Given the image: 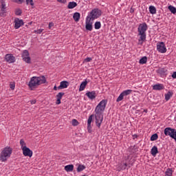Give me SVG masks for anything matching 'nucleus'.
<instances>
[{"label":"nucleus","mask_w":176,"mask_h":176,"mask_svg":"<svg viewBox=\"0 0 176 176\" xmlns=\"http://www.w3.org/2000/svg\"><path fill=\"white\" fill-rule=\"evenodd\" d=\"M85 96L89 98V100H95L96 97H97V94H96V91H88L85 94Z\"/></svg>","instance_id":"4468645a"},{"label":"nucleus","mask_w":176,"mask_h":176,"mask_svg":"<svg viewBox=\"0 0 176 176\" xmlns=\"http://www.w3.org/2000/svg\"><path fill=\"white\" fill-rule=\"evenodd\" d=\"M107 102H108V100H102L99 102V104L96 106L95 109L96 124L97 127H98V129L101 127V124L102 123V120L104 119V116L102 115V112L105 111V108L107 107Z\"/></svg>","instance_id":"f257e3e1"},{"label":"nucleus","mask_w":176,"mask_h":176,"mask_svg":"<svg viewBox=\"0 0 176 176\" xmlns=\"http://www.w3.org/2000/svg\"><path fill=\"white\" fill-rule=\"evenodd\" d=\"M12 148L6 147L1 153L0 160L1 162H6L8 160V157H10V155H12Z\"/></svg>","instance_id":"20e7f679"},{"label":"nucleus","mask_w":176,"mask_h":176,"mask_svg":"<svg viewBox=\"0 0 176 176\" xmlns=\"http://www.w3.org/2000/svg\"><path fill=\"white\" fill-rule=\"evenodd\" d=\"M88 133H91V125H87Z\"/></svg>","instance_id":"37998d69"},{"label":"nucleus","mask_w":176,"mask_h":176,"mask_svg":"<svg viewBox=\"0 0 176 176\" xmlns=\"http://www.w3.org/2000/svg\"><path fill=\"white\" fill-rule=\"evenodd\" d=\"M157 153H159V151L157 150V146H154L152 148H151V155L153 156H156V155H157Z\"/></svg>","instance_id":"5701e85b"},{"label":"nucleus","mask_w":176,"mask_h":176,"mask_svg":"<svg viewBox=\"0 0 176 176\" xmlns=\"http://www.w3.org/2000/svg\"><path fill=\"white\" fill-rule=\"evenodd\" d=\"M166 176H171L173 175V170L170 168H168L166 171L165 172Z\"/></svg>","instance_id":"2f4dec72"},{"label":"nucleus","mask_w":176,"mask_h":176,"mask_svg":"<svg viewBox=\"0 0 176 176\" xmlns=\"http://www.w3.org/2000/svg\"><path fill=\"white\" fill-rule=\"evenodd\" d=\"M168 9H169L170 12H171V13H173V14H175L176 13V8L175 7L173 6H169L168 7Z\"/></svg>","instance_id":"c85d7f7f"},{"label":"nucleus","mask_w":176,"mask_h":176,"mask_svg":"<svg viewBox=\"0 0 176 176\" xmlns=\"http://www.w3.org/2000/svg\"><path fill=\"white\" fill-rule=\"evenodd\" d=\"M133 166V164H127V163H121L118 167V171H120L122 170H126L127 168V167H129V168H130V167Z\"/></svg>","instance_id":"2eb2a0df"},{"label":"nucleus","mask_w":176,"mask_h":176,"mask_svg":"<svg viewBox=\"0 0 176 176\" xmlns=\"http://www.w3.org/2000/svg\"><path fill=\"white\" fill-rule=\"evenodd\" d=\"M14 28L16 30H19L21 27V25H24V22L22 19H16L14 21Z\"/></svg>","instance_id":"ddd939ff"},{"label":"nucleus","mask_w":176,"mask_h":176,"mask_svg":"<svg viewBox=\"0 0 176 176\" xmlns=\"http://www.w3.org/2000/svg\"><path fill=\"white\" fill-rule=\"evenodd\" d=\"M153 90H164L163 84H157L153 86Z\"/></svg>","instance_id":"a211bd4d"},{"label":"nucleus","mask_w":176,"mask_h":176,"mask_svg":"<svg viewBox=\"0 0 176 176\" xmlns=\"http://www.w3.org/2000/svg\"><path fill=\"white\" fill-rule=\"evenodd\" d=\"M148 30V25L146 23H140L138 28L139 32L138 35L140 36L139 41L144 42L146 39V30Z\"/></svg>","instance_id":"7ed1b4c3"},{"label":"nucleus","mask_w":176,"mask_h":176,"mask_svg":"<svg viewBox=\"0 0 176 176\" xmlns=\"http://www.w3.org/2000/svg\"><path fill=\"white\" fill-rule=\"evenodd\" d=\"M131 93H133V90L131 89L125 90L122 92V94L124 95V97H126V96H129Z\"/></svg>","instance_id":"cd10ccee"},{"label":"nucleus","mask_w":176,"mask_h":176,"mask_svg":"<svg viewBox=\"0 0 176 176\" xmlns=\"http://www.w3.org/2000/svg\"><path fill=\"white\" fill-rule=\"evenodd\" d=\"M5 60L9 64H13L16 61V58L12 54H7L5 56Z\"/></svg>","instance_id":"9d476101"},{"label":"nucleus","mask_w":176,"mask_h":176,"mask_svg":"<svg viewBox=\"0 0 176 176\" xmlns=\"http://www.w3.org/2000/svg\"><path fill=\"white\" fill-rule=\"evenodd\" d=\"M64 94H65L64 92H59L56 95V99H57L56 102V105H60V104H61V98H63V96H64Z\"/></svg>","instance_id":"f3484780"},{"label":"nucleus","mask_w":176,"mask_h":176,"mask_svg":"<svg viewBox=\"0 0 176 176\" xmlns=\"http://www.w3.org/2000/svg\"><path fill=\"white\" fill-rule=\"evenodd\" d=\"M22 58L25 63L28 64L31 63V58L30 57V53L28 50H24L22 53Z\"/></svg>","instance_id":"0eeeda50"},{"label":"nucleus","mask_w":176,"mask_h":176,"mask_svg":"<svg viewBox=\"0 0 176 176\" xmlns=\"http://www.w3.org/2000/svg\"><path fill=\"white\" fill-rule=\"evenodd\" d=\"M172 78H173V79H176V72H173V74H172Z\"/></svg>","instance_id":"a18cd8bd"},{"label":"nucleus","mask_w":176,"mask_h":176,"mask_svg":"<svg viewBox=\"0 0 176 176\" xmlns=\"http://www.w3.org/2000/svg\"><path fill=\"white\" fill-rule=\"evenodd\" d=\"M144 112H148V110H144Z\"/></svg>","instance_id":"3c124183"},{"label":"nucleus","mask_w":176,"mask_h":176,"mask_svg":"<svg viewBox=\"0 0 176 176\" xmlns=\"http://www.w3.org/2000/svg\"><path fill=\"white\" fill-rule=\"evenodd\" d=\"M86 86H87V80H85L84 82H82L80 85V88H79V91H83V90H85V89H86Z\"/></svg>","instance_id":"6ab92c4d"},{"label":"nucleus","mask_w":176,"mask_h":176,"mask_svg":"<svg viewBox=\"0 0 176 176\" xmlns=\"http://www.w3.org/2000/svg\"><path fill=\"white\" fill-rule=\"evenodd\" d=\"M146 61H148V57L144 56L140 60L139 63L140 64H146Z\"/></svg>","instance_id":"bb28decb"},{"label":"nucleus","mask_w":176,"mask_h":176,"mask_svg":"<svg viewBox=\"0 0 176 176\" xmlns=\"http://www.w3.org/2000/svg\"><path fill=\"white\" fill-rule=\"evenodd\" d=\"M58 2L60 3H67V0H56Z\"/></svg>","instance_id":"c03bdc74"},{"label":"nucleus","mask_w":176,"mask_h":176,"mask_svg":"<svg viewBox=\"0 0 176 176\" xmlns=\"http://www.w3.org/2000/svg\"><path fill=\"white\" fill-rule=\"evenodd\" d=\"M93 20L89 19V17H87L85 21V28L87 31H93Z\"/></svg>","instance_id":"1a4fd4ad"},{"label":"nucleus","mask_w":176,"mask_h":176,"mask_svg":"<svg viewBox=\"0 0 176 176\" xmlns=\"http://www.w3.org/2000/svg\"><path fill=\"white\" fill-rule=\"evenodd\" d=\"M82 176H87V175H82Z\"/></svg>","instance_id":"603ef678"},{"label":"nucleus","mask_w":176,"mask_h":176,"mask_svg":"<svg viewBox=\"0 0 176 176\" xmlns=\"http://www.w3.org/2000/svg\"><path fill=\"white\" fill-rule=\"evenodd\" d=\"M12 2H15L16 3H23L24 2V0H12Z\"/></svg>","instance_id":"58836bf2"},{"label":"nucleus","mask_w":176,"mask_h":176,"mask_svg":"<svg viewBox=\"0 0 176 176\" xmlns=\"http://www.w3.org/2000/svg\"><path fill=\"white\" fill-rule=\"evenodd\" d=\"M73 19H74V21L78 23V21H79V20H80V13L75 12L73 15Z\"/></svg>","instance_id":"aec40b11"},{"label":"nucleus","mask_w":176,"mask_h":176,"mask_svg":"<svg viewBox=\"0 0 176 176\" xmlns=\"http://www.w3.org/2000/svg\"><path fill=\"white\" fill-rule=\"evenodd\" d=\"M165 135H168L170 138L175 140L176 142V129L171 127H167L164 129Z\"/></svg>","instance_id":"39448f33"},{"label":"nucleus","mask_w":176,"mask_h":176,"mask_svg":"<svg viewBox=\"0 0 176 176\" xmlns=\"http://www.w3.org/2000/svg\"><path fill=\"white\" fill-rule=\"evenodd\" d=\"M65 170L67 173H70L71 171H74V165L69 164L65 166Z\"/></svg>","instance_id":"412c9836"},{"label":"nucleus","mask_w":176,"mask_h":176,"mask_svg":"<svg viewBox=\"0 0 176 176\" xmlns=\"http://www.w3.org/2000/svg\"><path fill=\"white\" fill-rule=\"evenodd\" d=\"M5 16H6V4H5V2L2 1L0 9V16L5 17Z\"/></svg>","instance_id":"9b49d317"},{"label":"nucleus","mask_w":176,"mask_h":176,"mask_svg":"<svg viewBox=\"0 0 176 176\" xmlns=\"http://www.w3.org/2000/svg\"><path fill=\"white\" fill-rule=\"evenodd\" d=\"M100 16H101V11L96 8L93 10L87 17H89L90 20L94 21V20H96V19H98Z\"/></svg>","instance_id":"423d86ee"},{"label":"nucleus","mask_w":176,"mask_h":176,"mask_svg":"<svg viewBox=\"0 0 176 176\" xmlns=\"http://www.w3.org/2000/svg\"><path fill=\"white\" fill-rule=\"evenodd\" d=\"M95 30H100L101 28V22L97 21L94 25Z\"/></svg>","instance_id":"7c9ffc66"},{"label":"nucleus","mask_w":176,"mask_h":176,"mask_svg":"<svg viewBox=\"0 0 176 176\" xmlns=\"http://www.w3.org/2000/svg\"><path fill=\"white\" fill-rule=\"evenodd\" d=\"M171 97H173V92L168 91L167 94H165L166 101H168V100H170V98H171Z\"/></svg>","instance_id":"393cba45"},{"label":"nucleus","mask_w":176,"mask_h":176,"mask_svg":"<svg viewBox=\"0 0 176 176\" xmlns=\"http://www.w3.org/2000/svg\"><path fill=\"white\" fill-rule=\"evenodd\" d=\"M130 13H134V9L133 8H131Z\"/></svg>","instance_id":"09e8293b"},{"label":"nucleus","mask_w":176,"mask_h":176,"mask_svg":"<svg viewBox=\"0 0 176 176\" xmlns=\"http://www.w3.org/2000/svg\"><path fill=\"white\" fill-rule=\"evenodd\" d=\"M30 102H31L32 104H36V100H32L30 101Z\"/></svg>","instance_id":"de8ad7c7"},{"label":"nucleus","mask_w":176,"mask_h":176,"mask_svg":"<svg viewBox=\"0 0 176 176\" xmlns=\"http://www.w3.org/2000/svg\"><path fill=\"white\" fill-rule=\"evenodd\" d=\"M23 13V11L20 8H16L15 10V14L16 16H21V14Z\"/></svg>","instance_id":"473e14b6"},{"label":"nucleus","mask_w":176,"mask_h":176,"mask_svg":"<svg viewBox=\"0 0 176 176\" xmlns=\"http://www.w3.org/2000/svg\"><path fill=\"white\" fill-rule=\"evenodd\" d=\"M79 124V122H78V120L76 119H73L72 120V126H78Z\"/></svg>","instance_id":"e433bc0d"},{"label":"nucleus","mask_w":176,"mask_h":176,"mask_svg":"<svg viewBox=\"0 0 176 176\" xmlns=\"http://www.w3.org/2000/svg\"><path fill=\"white\" fill-rule=\"evenodd\" d=\"M54 90H57V87L56 86L54 87Z\"/></svg>","instance_id":"8fccbe9b"},{"label":"nucleus","mask_w":176,"mask_h":176,"mask_svg":"<svg viewBox=\"0 0 176 176\" xmlns=\"http://www.w3.org/2000/svg\"><path fill=\"white\" fill-rule=\"evenodd\" d=\"M76 6H78V3H76V2L75 1H72L69 2L68 6H67V8L68 9H74V8H76Z\"/></svg>","instance_id":"4be33fe9"},{"label":"nucleus","mask_w":176,"mask_h":176,"mask_svg":"<svg viewBox=\"0 0 176 176\" xmlns=\"http://www.w3.org/2000/svg\"><path fill=\"white\" fill-rule=\"evenodd\" d=\"M124 97V96L123 95L122 93H121L120 94V96H118V98H117L116 102H120V101H122L123 100Z\"/></svg>","instance_id":"f704fd0d"},{"label":"nucleus","mask_w":176,"mask_h":176,"mask_svg":"<svg viewBox=\"0 0 176 176\" xmlns=\"http://www.w3.org/2000/svg\"><path fill=\"white\" fill-rule=\"evenodd\" d=\"M157 50L160 53H166L167 52V48H166V45L164 42H160L157 43Z\"/></svg>","instance_id":"6e6552de"},{"label":"nucleus","mask_w":176,"mask_h":176,"mask_svg":"<svg viewBox=\"0 0 176 176\" xmlns=\"http://www.w3.org/2000/svg\"><path fill=\"white\" fill-rule=\"evenodd\" d=\"M22 151H23V155L24 156H28L29 157H32L33 153L31 151V149H30V148L26 147V148H23L22 150Z\"/></svg>","instance_id":"f8f14e48"},{"label":"nucleus","mask_w":176,"mask_h":176,"mask_svg":"<svg viewBox=\"0 0 176 176\" xmlns=\"http://www.w3.org/2000/svg\"><path fill=\"white\" fill-rule=\"evenodd\" d=\"M43 83H46V78L43 76L41 77L33 76L31 78L28 86L31 90H34V89H36L38 86H41Z\"/></svg>","instance_id":"f03ea898"},{"label":"nucleus","mask_w":176,"mask_h":176,"mask_svg":"<svg viewBox=\"0 0 176 176\" xmlns=\"http://www.w3.org/2000/svg\"><path fill=\"white\" fill-rule=\"evenodd\" d=\"M86 168V166L85 165H78L77 168V172L80 173V171H83Z\"/></svg>","instance_id":"c756f323"},{"label":"nucleus","mask_w":176,"mask_h":176,"mask_svg":"<svg viewBox=\"0 0 176 176\" xmlns=\"http://www.w3.org/2000/svg\"><path fill=\"white\" fill-rule=\"evenodd\" d=\"M69 86V82L68 81H62L60 82V86L58 87V90H61L63 89H67Z\"/></svg>","instance_id":"dca6fc26"},{"label":"nucleus","mask_w":176,"mask_h":176,"mask_svg":"<svg viewBox=\"0 0 176 176\" xmlns=\"http://www.w3.org/2000/svg\"><path fill=\"white\" fill-rule=\"evenodd\" d=\"M15 85H14V83H12V84H10V89H12V90H14V87H15Z\"/></svg>","instance_id":"79ce46f5"},{"label":"nucleus","mask_w":176,"mask_h":176,"mask_svg":"<svg viewBox=\"0 0 176 176\" xmlns=\"http://www.w3.org/2000/svg\"><path fill=\"white\" fill-rule=\"evenodd\" d=\"M54 25V23H53L52 22H50L49 23V28L50 29L52 27H53Z\"/></svg>","instance_id":"49530a36"},{"label":"nucleus","mask_w":176,"mask_h":176,"mask_svg":"<svg viewBox=\"0 0 176 176\" xmlns=\"http://www.w3.org/2000/svg\"><path fill=\"white\" fill-rule=\"evenodd\" d=\"M93 59L91 58H87L84 60L85 63H90V61H91Z\"/></svg>","instance_id":"ea45409f"},{"label":"nucleus","mask_w":176,"mask_h":176,"mask_svg":"<svg viewBox=\"0 0 176 176\" xmlns=\"http://www.w3.org/2000/svg\"><path fill=\"white\" fill-rule=\"evenodd\" d=\"M149 12L151 14H156V8L153 6L149 7Z\"/></svg>","instance_id":"a878e982"},{"label":"nucleus","mask_w":176,"mask_h":176,"mask_svg":"<svg viewBox=\"0 0 176 176\" xmlns=\"http://www.w3.org/2000/svg\"><path fill=\"white\" fill-rule=\"evenodd\" d=\"M26 5L34 6V0H26Z\"/></svg>","instance_id":"4c0bfd02"},{"label":"nucleus","mask_w":176,"mask_h":176,"mask_svg":"<svg viewBox=\"0 0 176 176\" xmlns=\"http://www.w3.org/2000/svg\"><path fill=\"white\" fill-rule=\"evenodd\" d=\"M94 116V115H91L89 118H88V120H87V125H91V122L93 121V117Z\"/></svg>","instance_id":"c9c22d12"},{"label":"nucleus","mask_w":176,"mask_h":176,"mask_svg":"<svg viewBox=\"0 0 176 176\" xmlns=\"http://www.w3.org/2000/svg\"><path fill=\"white\" fill-rule=\"evenodd\" d=\"M42 31H43V29H39V30H35L34 32H36V34H42Z\"/></svg>","instance_id":"a19ab883"},{"label":"nucleus","mask_w":176,"mask_h":176,"mask_svg":"<svg viewBox=\"0 0 176 176\" xmlns=\"http://www.w3.org/2000/svg\"><path fill=\"white\" fill-rule=\"evenodd\" d=\"M159 138V136L157 135V133H155L151 135V141H156Z\"/></svg>","instance_id":"72a5a7b5"},{"label":"nucleus","mask_w":176,"mask_h":176,"mask_svg":"<svg viewBox=\"0 0 176 176\" xmlns=\"http://www.w3.org/2000/svg\"><path fill=\"white\" fill-rule=\"evenodd\" d=\"M20 145H21V148L22 150L27 148V144H25V142L24 141V139H21L20 140Z\"/></svg>","instance_id":"b1692460"}]
</instances>
